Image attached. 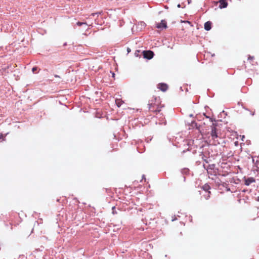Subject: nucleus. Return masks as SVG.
I'll return each mask as SVG.
<instances>
[{"mask_svg":"<svg viewBox=\"0 0 259 259\" xmlns=\"http://www.w3.org/2000/svg\"><path fill=\"white\" fill-rule=\"evenodd\" d=\"M246 63L251 64L252 65L254 64V57L249 56Z\"/></svg>","mask_w":259,"mask_h":259,"instance_id":"9d476101","label":"nucleus"},{"mask_svg":"<svg viewBox=\"0 0 259 259\" xmlns=\"http://www.w3.org/2000/svg\"><path fill=\"white\" fill-rule=\"evenodd\" d=\"M143 55L144 58L151 59L153 57L154 53L152 51H144Z\"/></svg>","mask_w":259,"mask_h":259,"instance_id":"7ed1b4c3","label":"nucleus"},{"mask_svg":"<svg viewBox=\"0 0 259 259\" xmlns=\"http://www.w3.org/2000/svg\"><path fill=\"white\" fill-rule=\"evenodd\" d=\"M178 7H180V5H178Z\"/></svg>","mask_w":259,"mask_h":259,"instance_id":"6ab92c4d","label":"nucleus"},{"mask_svg":"<svg viewBox=\"0 0 259 259\" xmlns=\"http://www.w3.org/2000/svg\"><path fill=\"white\" fill-rule=\"evenodd\" d=\"M83 24L87 25V24L86 23H83V22H78L76 23V25H77L78 26H80Z\"/></svg>","mask_w":259,"mask_h":259,"instance_id":"f8f14e48","label":"nucleus"},{"mask_svg":"<svg viewBox=\"0 0 259 259\" xmlns=\"http://www.w3.org/2000/svg\"><path fill=\"white\" fill-rule=\"evenodd\" d=\"M202 189L204 191L205 193H207V197L209 198L210 195V191L209 190L210 189V187L208 184H206L204 185L202 187Z\"/></svg>","mask_w":259,"mask_h":259,"instance_id":"20e7f679","label":"nucleus"},{"mask_svg":"<svg viewBox=\"0 0 259 259\" xmlns=\"http://www.w3.org/2000/svg\"><path fill=\"white\" fill-rule=\"evenodd\" d=\"M158 88L161 91L164 92L166 91L168 89V86L165 83H160L158 85Z\"/></svg>","mask_w":259,"mask_h":259,"instance_id":"0eeeda50","label":"nucleus"},{"mask_svg":"<svg viewBox=\"0 0 259 259\" xmlns=\"http://www.w3.org/2000/svg\"><path fill=\"white\" fill-rule=\"evenodd\" d=\"M115 103L116 105L119 107L121 106V105L123 104V101L121 99H117L115 100Z\"/></svg>","mask_w":259,"mask_h":259,"instance_id":"9b49d317","label":"nucleus"},{"mask_svg":"<svg viewBox=\"0 0 259 259\" xmlns=\"http://www.w3.org/2000/svg\"><path fill=\"white\" fill-rule=\"evenodd\" d=\"M130 51H131V50H130V49L129 48H128V49H127V52H130Z\"/></svg>","mask_w":259,"mask_h":259,"instance_id":"a211bd4d","label":"nucleus"},{"mask_svg":"<svg viewBox=\"0 0 259 259\" xmlns=\"http://www.w3.org/2000/svg\"><path fill=\"white\" fill-rule=\"evenodd\" d=\"M37 70V67H33L32 69V72L34 73L35 72V71Z\"/></svg>","mask_w":259,"mask_h":259,"instance_id":"4468645a","label":"nucleus"},{"mask_svg":"<svg viewBox=\"0 0 259 259\" xmlns=\"http://www.w3.org/2000/svg\"><path fill=\"white\" fill-rule=\"evenodd\" d=\"M217 131V130L216 128V125L214 124H212L210 133L211 140H210V142L212 141V144L214 145H217L220 144V142L218 140V136Z\"/></svg>","mask_w":259,"mask_h":259,"instance_id":"f257e3e1","label":"nucleus"},{"mask_svg":"<svg viewBox=\"0 0 259 259\" xmlns=\"http://www.w3.org/2000/svg\"><path fill=\"white\" fill-rule=\"evenodd\" d=\"M203 196H204V197H205V198L206 199H208L209 198H207V193H205V194H203Z\"/></svg>","mask_w":259,"mask_h":259,"instance_id":"2eb2a0df","label":"nucleus"},{"mask_svg":"<svg viewBox=\"0 0 259 259\" xmlns=\"http://www.w3.org/2000/svg\"><path fill=\"white\" fill-rule=\"evenodd\" d=\"M254 164L257 168H259V161L257 160L254 162Z\"/></svg>","mask_w":259,"mask_h":259,"instance_id":"ddd939ff","label":"nucleus"},{"mask_svg":"<svg viewBox=\"0 0 259 259\" xmlns=\"http://www.w3.org/2000/svg\"><path fill=\"white\" fill-rule=\"evenodd\" d=\"M227 0H220L219 3H220L219 8L221 9L225 8L228 6V3L226 2Z\"/></svg>","mask_w":259,"mask_h":259,"instance_id":"423d86ee","label":"nucleus"},{"mask_svg":"<svg viewBox=\"0 0 259 259\" xmlns=\"http://www.w3.org/2000/svg\"><path fill=\"white\" fill-rule=\"evenodd\" d=\"M3 138V135H0V140Z\"/></svg>","mask_w":259,"mask_h":259,"instance_id":"f3484780","label":"nucleus"},{"mask_svg":"<svg viewBox=\"0 0 259 259\" xmlns=\"http://www.w3.org/2000/svg\"><path fill=\"white\" fill-rule=\"evenodd\" d=\"M255 182V179L253 178H248L245 181V184L246 186H249L250 184L252 183H253Z\"/></svg>","mask_w":259,"mask_h":259,"instance_id":"6e6552de","label":"nucleus"},{"mask_svg":"<svg viewBox=\"0 0 259 259\" xmlns=\"http://www.w3.org/2000/svg\"><path fill=\"white\" fill-rule=\"evenodd\" d=\"M211 28V22L207 21L204 24V29L207 30H210Z\"/></svg>","mask_w":259,"mask_h":259,"instance_id":"1a4fd4ad","label":"nucleus"},{"mask_svg":"<svg viewBox=\"0 0 259 259\" xmlns=\"http://www.w3.org/2000/svg\"><path fill=\"white\" fill-rule=\"evenodd\" d=\"M158 102L155 99L151 100L148 104L149 110L153 112H159L161 111L160 107L158 106Z\"/></svg>","mask_w":259,"mask_h":259,"instance_id":"f03ea898","label":"nucleus"},{"mask_svg":"<svg viewBox=\"0 0 259 259\" xmlns=\"http://www.w3.org/2000/svg\"><path fill=\"white\" fill-rule=\"evenodd\" d=\"M55 77H60V76L59 75H55Z\"/></svg>","mask_w":259,"mask_h":259,"instance_id":"dca6fc26","label":"nucleus"},{"mask_svg":"<svg viewBox=\"0 0 259 259\" xmlns=\"http://www.w3.org/2000/svg\"><path fill=\"white\" fill-rule=\"evenodd\" d=\"M156 27L157 28H166L167 27L166 22L164 20H161L160 23L157 24Z\"/></svg>","mask_w":259,"mask_h":259,"instance_id":"39448f33","label":"nucleus"}]
</instances>
